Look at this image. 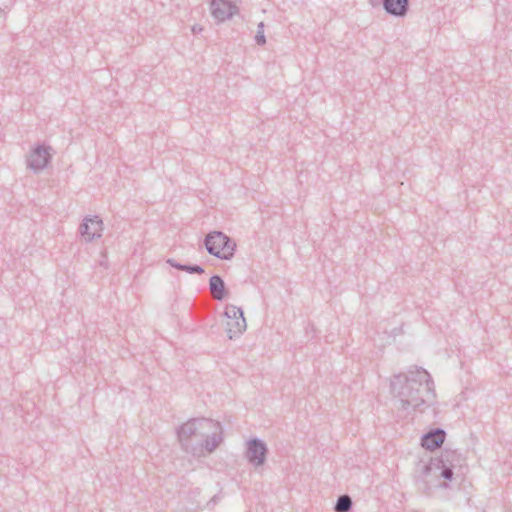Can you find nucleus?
I'll return each mask as SVG.
<instances>
[{
	"label": "nucleus",
	"mask_w": 512,
	"mask_h": 512,
	"mask_svg": "<svg viewBox=\"0 0 512 512\" xmlns=\"http://www.w3.org/2000/svg\"><path fill=\"white\" fill-rule=\"evenodd\" d=\"M390 387L404 410H415L433 403L436 398L434 381L429 372L421 367L394 375Z\"/></svg>",
	"instance_id": "1"
},
{
	"label": "nucleus",
	"mask_w": 512,
	"mask_h": 512,
	"mask_svg": "<svg viewBox=\"0 0 512 512\" xmlns=\"http://www.w3.org/2000/svg\"><path fill=\"white\" fill-rule=\"evenodd\" d=\"M217 424L215 420L208 418H192L186 423L182 424L177 429V437L186 452L194 454L195 448L192 445L194 438L200 440L204 433L209 432V429L214 428Z\"/></svg>",
	"instance_id": "2"
},
{
	"label": "nucleus",
	"mask_w": 512,
	"mask_h": 512,
	"mask_svg": "<svg viewBox=\"0 0 512 512\" xmlns=\"http://www.w3.org/2000/svg\"><path fill=\"white\" fill-rule=\"evenodd\" d=\"M204 246L207 252L222 260L233 258L236 249L235 241L221 231H212L205 236Z\"/></svg>",
	"instance_id": "3"
},
{
	"label": "nucleus",
	"mask_w": 512,
	"mask_h": 512,
	"mask_svg": "<svg viewBox=\"0 0 512 512\" xmlns=\"http://www.w3.org/2000/svg\"><path fill=\"white\" fill-rule=\"evenodd\" d=\"M268 448L264 441L253 438L247 442L245 457L254 467L262 466L266 461Z\"/></svg>",
	"instance_id": "4"
},
{
	"label": "nucleus",
	"mask_w": 512,
	"mask_h": 512,
	"mask_svg": "<svg viewBox=\"0 0 512 512\" xmlns=\"http://www.w3.org/2000/svg\"><path fill=\"white\" fill-rule=\"evenodd\" d=\"M103 221L98 215L86 216L79 226V233L85 242H92L102 236Z\"/></svg>",
	"instance_id": "5"
},
{
	"label": "nucleus",
	"mask_w": 512,
	"mask_h": 512,
	"mask_svg": "<svg viewBox=\"0 0 512 512\" xmlns=\"http://www.w3.org/2000/svg\"><path fill=\"white\" fill-rule=\"evenodd\" d=\"M211 14L218 22H224L238 13V7L228 0H211Z\"/></svg>",
	"instance_id": "6"
},
{
	"label": "nucleus",
	"mask_w": 512,
	"mask_h": 512,
	"mask_svg": "<svg viewBox=\"0 0 512 512\" xmlns=\"http://www.w3.org/2000/svg\"><path fill=\"white\" fill-rule=\"evenodd\" d=\"M49 161H50V154L48 152V148H46L42 145H38L30 153V155L27 159V165L33 171L39 172L47 167Z\"/></svg>",
	"instance_id": "7"
},
{
	"label": "nucleus",
	"mask_w": 512,
	"mask_h": 512,
	"mask_svg": "<svg viewBox=\"0 0 512 512\" xmlns=\"http://www.w3.org/2000/svg\"><path fill=\"white\" fill-rule=\"evenodd\" d=\"M217 424L216 427L209 429V432L204 433L203 436H201V447H203L208 452H213L223 441V430L220 422L215 421Z\"/></svg>",
	"instance_id": "8"
},
{
	"label": "nucleus",
	"mask_w": 512,
	"mask_h": 512,
	"mask_svg": "<svg viewBox=\"0 0 512 512\" xmlns=\"http://www.w3.org/2000/svg\"><path fill=\"white\" fill-rule=\"evenodd\" d=\"M461 462L462 457L460 453L455 450L444 449L441 453V456L432 461L431 465H425L424 472L428 473L432 469V465L439 466V464H441L455 468L456 466L461 465Z\"/></svg>",
	"instance_id": "9"
},
{
	"label": "nucleus",
	"mask_w": 512,
	"mask_h": 512,
	"mask_svg": "<svg viewBox=\"0 0 512 512\" xmlns=\"http://www.w3.org/2000/svg\"><path fill=\"white\" fill-rule=\"evenodd\" d=\"M446 432L441 428H435L424 434L421 438V445L425 449L435 450L439 448L445 440Z\"/></svg>",
	"instance_id": "10"
},
{
	"label": "nucleus",
	"mask_w": 512,
	"mask_h": 512,
	"mask_svg": "<svg viewBox=\"0 0 512 512\" xmlns=\"http://www.w3.org/2000/svg\"><path fill=\"white\" fill-rule=\"evenodd\" d=\"M385 12L394 17H404L409 11V0H381Z\"/></svg>",
	"instance_id": "11"
},
{
	"label": "nucleus",
	"mask_w": 512,
	"mask_h": 512,
	"mask_svg": "<svg viewBox=\"0 0 512 512\" xmlns=\"http://www.w3.org/2000/svg\"><path fill=\"white\" fill-rule=\"evenodd\" d=\"M226 326V332L230 340L238 338L247 328L246 320L244 317H236L235 319H230L227 321Z\"/></svg>",
	"instance_id": "12"
},
{
	"label": "nucleus",
	"mask_w": 512,
	"mask_h": 512,
	"mask_svg": "<svg viewBox=\"0 0 512 512\" xmlns=\"http://www.w3.org/2000/svg\"><path fill=\"white\" fill-rule=\"evenodd\" d=\"M209 289L212 296L218 301H222L227 295L224 280L219 275H213L210 277Z\"/></svg>",
	"instance_id": "13"
},
{
	"label": "nucleus",
	"mask_w": 512,
	"mask_h": 512,
	"mask_svg": "<svg viewBox=\"0 0 512 512\" xmlns=\"http://www.w3.org/2000/svg\"><path fill=\"white\" fill-rule=\"evenodd\" d=\"M166 263L177 270L185 271L189 274H203L204 273V269L200 265L181 264L173 258H168L166 260Z\"/></svg>",
	"instance_id": "14"
},
{
	"label": "nucleus",
	"mask_w": 512,
	"mask_h": 512,
	"mask_svg": "<svg viewBox=\"0 0 512 512\" xmlns=\"http://www.w3.org/2000/svg\"><path fill=\"white\" fill-rule=\"evenodd\" d=\"M352 507H353L352 498L349 495L344 494V495H341L338 497V499L335 503V506H334V511L335 512H350L352 510Z\"/></svg>",
	"instance_id": "15"
},
{
	"label": "nucleus",
	"mask_w": 512,
	"mask_h": 512,
	"mask_svg": "<svg viewBox=\"0 0 512 512\" xmlns=\"http://www.w3.org/2000/svg\"><path fill=\"white\" fill-rule=\"evenodd\" d=\"M225 316L230 319H235L236 317H244L243 310L240 307L234 305H228L224 312Z\"/></svg>",
	"instance_id": "16"
},
{
	"label": "nucleus",
	"mask_w": 512,
	"mask_h": 512,
	"mask_svg": "<svg viewBox=\"0 0 512 512\" xmlns=\"http://www.w3.org/2000/svg\"><path fill=\"white\" fill-rule=\"evenodd\" d=\"M264 23L263 22H260L258 25H257V32H256V35H255V42L260 45V46H263L266 44V37L264 35Z\"/></svg>",
	"instance_id": "17"
},
{
	"label": "nucleus",
	"mask_w": 512,
	"mask_h": 512,
	"mask_svg": "<svg viewBox=\"0 0 512 512\" xmlns=\"http://www.w3.org/2000/svg\"><path fill=\"white\" fill-rule=\"evenodd\" d=\"M436 468L438 469H441V477H443L445 480H452L453 478V467H449V466H444V465H441L439 464V466H435Z\"/></svg>",
	"instance_id": "18"
},
{
	"label": "nucleus",
	"mask_w": 512,
	"mask_h": 512,
	"mask_svg": "<svg viewBox=\"0 0 512 512\" xmlns=\"http://www.w3.org/2000/svg\"><path fill=\"white\" fill-rule=\"evenodd\" d=\"M201 31H203V27H202V26H200V25H193V26H192V32H193L194 34H198V33H200Z\"/></svg>",
	"instance_id": "19"
},
{
	"label": "nucleus",
	"mask_w": 512,
	"mask_h": 512,
	"mask_svg": "<svg viewBox=\"0 0 512 512\" xmlns=\"http://www.w3.org/2000/svg\"><path fill=\"white\" fill-rule=\"evenodd\" d=\"M217 501H218V496H217V495H214V496L211 498V500H210V502H212L213 504H216V502H217Z\"/></svg>",
	"instance_id": "20"
}]
</instances>
